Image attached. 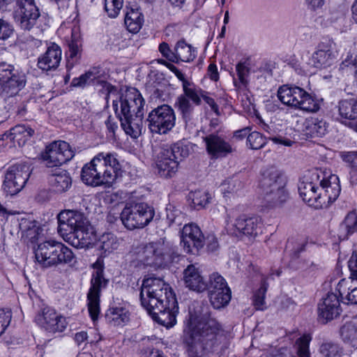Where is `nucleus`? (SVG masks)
<instances>
[{
	"label": "nucleus",
	"instance_id": "f257e3e1",
	"mask_svg": "<svg viewBox=\"0 0 357 357\" xmlns=\"http://www.w3.org/2000/svg\"><path fill=\"white\" fill-rule=\"evenodd\" d=\"M142 307L159 324L170 328L176 324L178 305L168 284L158 278H145L140 291Z\"/></svg>",
	"mask_w": 357,
	"mask_h": 357
},
{
	"label": "nucleus",
	"instance_id": "f03ea898",
	"mask_svg": "<svg viewBox=\"0 0 357 357\" xmlns=\"http://www.w3.org/2000/svg\"><path fill=\"white\" fill-rule=\"evenodd\" d=\"M221 332V326L215 319H190L183 335L189 357H209L220 346Z\"/></svg>",
	"mask_w": 357,
	"mask_h": 357
},
{
	"label": "nucleus",
	"instance_id": "7ed1b4c3",
	"mask_svg": "<svg viewBox=\"0 0 357 357\" xmlns=\"http://www.w3.org/2000/svg\"><path fill=\"white\" fill-rule=\"evenodd\" d=\"M58 232L77 248L89 247L95 239L93 228L84 214L77 210H64L58 215Z\"/></svg>",
	"mask_w": 357,
	"mask_h": 357
},
{
	"label": "nucleus",
	"instance_id": "20e7f679",
	"mask_svg": "<svg viewBox=\"0 0 357 357\" xmlns=\"http://www.w3.org/2000/svg\"><path fill=\"white\" fill-rule=\"evenodd\" d=\"M114 152H100L82 169V181L88 185H111L117 178L121 166Z\"/></svg>",
	"mask_w": 357,
	"mask_h": 357
},
{
	"label": "nucleus",
	"instance_id": "39448f33",
	"mask_svg": "<svg viewBox=\"0 0 357 357\" xmlns=\"http://www.w3.org/2000/svg\"><path fill=\"white\" fill-rule=\"evenodd\" d=\"M144 99L135 88L128 89L120 99L119 120L122 128L132 137H137L144 130L143 116Z\"/></svg>",
	"mask_w": 357,
	"mask_h": 357
},
{
	"label": "nucleus",
	"instance_id": "423d86ee",
	"mask_svg": "<svg viewBox=\"0 0 357 357\" xmlns=\"http://www.w3.org/2000/svg\"><path fill=\"white\" fill-rule=\"evenodd\" d=\"M135 255L139 264L154 268L167 266L179 256L176 248L163 239L138 246Z\"/></svg>",
	"mask_w": 357,
	"mask_h": 357
},
{
	"label": "nucleus",
	"instance_id": "0eeeda50",
	"mask_svg": "<svg viewBox=\"0 0 357 357\" xmlns=\"http://www.w3.org/2000/svg\"><path fill=\"white\" fill-rule=\"evenodd\" d=\"M34 253L36 261L43 268L59 265L73 266L76 263L75 255L71 249L54 240L39 243Z\"/></svg>",
	"mask_w": 357,
	"mask_h": 357
},
{
	"label": "nucleus",
	"instance_id": "6e6552de",
	"mask_svg": "<svg viewBox=\"0 0 357 357\" xmlns=\"http://www.w3.org/2000/svg\"><path fill=\"white\" fill-rule=\"evenodd\" d=\"M16 10L17 21L21 29L31 31L36 35H40L49 27V17L43 13H40L35 0H17Z\"/></svg>",
	"mask_w": 357,
	"mask_h": 357
},
{
	"label": "nucleus",
	"instance_id": "1a4fd4ad",
	"mask_svg": "<svg viewBox=\"0 0 357 357\" xmlns=\"http://www.w3.org/2000/svg\"><path fill=\"white\" fill-rule=\"evenodd\" d=\"M285 185V178L275 168L264 171L259 183L264 199L273 206L281 204L287 199L288 194Z\"/></svg>",
	"mask_w": 357,
	"mask_h": 357
},
{
	"label": "nucleus",
	"instance_id": "9d476101",
	"mask_svg": "<svg viewBox=\"0 0 357 357\" xmlns=\"http://www.w3.org/2000/svg\"><path fill=\"white\" fill-rule=\"evenodd\" d=\"M278 98L282 104L303 111L317 112L320 109L319 103L311 94L295 85L281 86L278 90Z\"/></svg>",
	"mask_w": 357,
	"mask_h": 357
},
{
	"label": "nucleus",
	"instance_id": "9b49d317",
	"mask_svg": "<svg viewBox=\"0 0 357 357\" xmlns=\"http://www.w3.org/2000/svg\"><path fill=\"white\" fill-rule=\"evenodd\" d=\"M155 215L154 210L144 202L128 203L121 213L123 225L128 229L143 228L148 225Z\"/></svg>",
	"mask_w": 357,
	"mask_h": 357
},
{
	"label": "nucleus",
	"instance_id": "f8f14e48",
	"mask_svg": "<svg viewBox=\"0 0 357 357\" xmlns=\"http://www.w3.org/2000/svg\"><path fill=\"white\" fill-rule=\"evenodd\" d=\"M26 76L24 72L6 62H0V92L11 97L15 96L26 85Z\"/></svg>",
	"mask_w": 357,
	"mask_h": 357
},
{
	"label": "nucleus",
	"instance_id": "ddd939ff",
	"mask_svg": "<svg viewBox=\"0 0 357 357\" xmlns=\"http://www.w3.org/2000/svg\"><path fill=\"white\" fill-rule=\"evenodd\" d=\"M108 283L109 280L105 277L103 267H98L93 271L90 287L86 294V305L89 316L93 322L99 318L101 291L107 288Z\"/></svg>",
	"mask_w": 357,
	"mask_h": 357
},
{
	"label": "nucleus",
	"instance_id": "4468645a",
	"mask_svg": "<svg viewBox=\"0 0 357 357\" xmlns=\"http://www.w3.org/2000/svg\"><path fill=\"white\" fill-rule=\"evenodd\" d=\"M31 172L28 162H20L9 166L4 175L3 190L10 195L17 194L24 187Z\"/></svg>",
	"mask_w": 357,
	"mask_h": 357
},
{
	"label": "nucleus",
	"instance_id": "2eb2a0df",
	"mask_svg": "<svg viewBox=\"0 0 357 357\" xmlns=\"http://www.w3.org/2000/svg\"><path fill=\"white\" fill-rule=\"evenodd\" d=\"M175 121L174 109L165 104L153 109L146 120L150 131L156 134H166L174 127Z\"/></svg>",
	"mask_w": 357,
	"mask_h": 357
},
{
	"label": "nucleus",
	"instance_id": "dca6fc26",
	"mask_svg": "<svg viewBox=\"0 0 357 357\" xmlns=\"http://www.w3.org/2000/svg\"><path fill=\"white\" fill-rule=\"evenodd\" d=\"M319 197H318L319 208L327 207L339 197L341 188L337 175L333 174L329 170L319 169Z\"/></svg>",
	"mask_w": 357,
	"mask_h": 357
},
{
	"label": "nucleus",
	"instance_id": "f3484780",
	"mask_svg": "<svg viewBox=\"0 0 357 357\" xmlns=\"http://www.w3.org/2000/svg\"><path fill=\"white\" fill-rule=\"evenodd\" d=\"M319 169L310 171L299 181L298 190L300 197L310 206L319 208Z\"/></svg>",
	"mask_w": 357,
	"mask_h": 357
},
{
	"label": "nucleus",
	"instance_id": "a211bd4d",
	"mask_svg": "<svg viewBox=\"0 0 357 357\" xmlns=\"http://www.w3.org/2000/svg\"><path fill=\"white\" fill-rule=\"evenodd\" d=\"M226 228L229 234L236 236L242 235L248 237H255L261 232V220L259 217H248L245 215L239 216L234 223H229L226 220Z\"/></svg>",
	"mask_w": 357,
	"mask_h": 357
},
{
	"label": "nucleus",
	"instance_id": "6ab92c4d",
	"mask_svg": "<svg viewBox=\"0 0 357 357\" xmlns=\"http://www.w3.org/2000/svg\"><path fill=\"white\" fill-rule=\"evenodd\" d=\"M75 155L70 144L64 141H55L46 147L43 155L48 167H57L70 160Z\"/></svg>",
	"mask_w": 357,
	"mask_h": 357
},
{
	"label": "nucleus",
	"instance_id": "aec40b11",
	"mask_svg": "<svg viewBox=\"0 0 357 357\" xmlns=\"http://www.w3.org/2000/svg\"><path fill=\"white\" fill-rule=\"evenodd\" d=\"M206 151L211 159L226 158L234 151L227 138L219 132H214L202 137Z\"/></svg>",
	"mask_w": 357,
	"mask_h": 357
},
{
	"label": "nucleus",
	"instance_id": "412c9836",
	"mask_svg": "<svg viewBox=\"0 0 357 357\" xmlns=\"http://www.w3.org/2000/svg\"><path fill=\"white\" fill-rule=\"evenodd\" d=\"M181 245L186 253L197 255L204 245V236L194 223L185 225L181 234Z\"/></svg>",
	"mask_w": 357,
	"mask_h": 357
},
{
	"label": "nucleus",
	"instance_id": "4be33fe9",
	"mask_svg": "<svg viewBox=\"0 0 357 357\" xmlns=\"http://www.w3.org/2000/svg\"><path fill=\"white\" fill-rule=\"evenodd\" d=\"M35 322L40 328L49 333H55L63 332L66 326V318L59 315L56 312L50 307H45L35 317Z\"/></svg>",
	"mask_w": 357,
	"mask_h": 357
},
{
	"label": "nucleus",
	"instance_id": "5701e85b",
	"mask_svg": "<svg viewBox=\"0 0 357 357\" xmlns=\"http://www.w3.org/2000/svg\"><path fill=\"white\" fill-rule=\"evenodd\" d=\"M334 42L331 39H323L312 54L310 63L317 69L326 68L333 65L335 56L333 52Z\"/></svg>",
	"mask_w": 357,
	"mask_h": 357
},
{
	"label": "nucleus",
	"instance_id": "b1692460",
	"mask_svg": "<svg viewBox=\"0 0 357 357\" xmlns=\"http://www.w3.org/2000/svg\"><path fill=\"white\" fill-rule=\"evenodd\" d=\"M339 294L328 292L318 304V315L325 322L339 317L342 312Z\"/></svg>",
	"mask_w": 357,
	"mask_h": 357
},
{
	"label": "nucleus",
	"instance_id": "393cba45",
	"mask_svg": "<svg viewBox=\"0 0 357 357\" xmlns=\"http://www.w3.org/2000/svg\"><path fill=\"white\" fill-rule=\"evenodd\" d=\"M62 51L56 43H51L45 52L38 58L37 66L44 72L56 70L61 61Z\"/></svg>",
	"mask_w": 357,
	"mask_h": 357
},
{
	"label": "nucleus",
	"instance_id": "a878e982",
	"mask_svg": "<svg viewBox=\"0 0 357 357\" xmlns=\"http://www.w3.org/2000/svg\"><path fill=\"white\" fill-rule=\"evenodd\" d=\"M130 318V313L125 303H114L105 312L107 322L114 326H124L129 322Z\"/></svg>",
	"mask_w": 357,
	"mask_h": 357
},
{
	"label": "nucleus",
	"instance_id": "bb28decb",
	"mask_svg": "<svg viewBox=\"0 0 357 357\" xmlns=\"http://www.w3.org/2000/svg\"><path fill=\"white\" fill-rule=\"evenodd\" d=\"M183 281L186 287L198 292L206 289L207 283L197 264H190L183 271Z\"/></svg>",
	"mask_w": 357,
	"mask_h": 357
},
{
	"label": "nucleus",
	"instance_id": "cd10ccee",
	"mask_svg": "<svg viewBox=\"0 0 357 357\" xmlns=\"http://www.w3.org/2000/svg\"><path fill=\"white\" fill-rule=\"evenodd\" d=\"M248 272L252 278L256 277L261 281L260 287L253 295V305L256 310H264L266 308L265 296L268 287V283L266 282V278L261 273L260 268L253 264H250L248 266Z\"/></svg>",
	"mask_w": 357,
	"mask_h": 357
},
{
	"label": "nucleus",
	"instance_id": "c85d7f7f",
	"mask_svg": "<svg viewBox=\"0 0 357 357\" xmlns=\"http://www.w3.org/2000/svg\"><path fill=\"white\" fill-rule=\"evenodd\" d=\"M178 165L179 162L162 148L156 161L158 174L165 178H172L177 172Z\"/></svg>",
	"mask_w": 357,
	"mask_h": 357
},
{
	"label": "nucleus",
	"instance_id": "c756f323",
	"mask_svg": "<svg viewBox=\"0 0 357 357\" xmlns=\"http://www.w3.org/2000/svg\"><path fill=\"white\" fill-rule=\"evenodd\" d=\"M102 73L100 67L91 68L84 74L73 79L71 84L75 87L84 88L87 86H103Z\"/></svg>",
	"mask_w": 357,
	"mask_h": 357
},
{
	"label": "nucleus",
	"instance_id": "7c9ffc66",
	"mask_svg": "<svg viewBox=\"0 0 357 357\" xmlns=\"http://www.w3.org/2000/svg\"><path fill=\"white\" fill-rule=\"evenodd\" d=\"M252 68L246 61H240L236 65V75H233V84L236 91H241L248 89L252 79Z\"/></svg>",
	"mask_w": 357,
	"mask_h": 357
},
{
	"label": "nucleus",
	"instance_id": "2f4dec72",
	"mask_svg": "<svg viewBox=\"0 0 357 357\" xmlns=\"http://www.w3.org/2000/svg\"><path fill=\"white\" fill-rule=\"evenodd\" d=\"M34 130L29 125L20 124L12 128L8 132L1 136L0 139H9L11 142H17L19 146H23L33 135Z\"/></svg>",
	"mask_w": 357,
	"mask_h": 357
},
{
	"label": "nucleus",
	"instance_id": "473e14b6",
	"mask_svg": "<svg viewBox=\"0 0 357 357\" xmlns=\"http://www.w3.org/2000/svg\"><path fill=\"white\" fill-rule=\"evenodd\" d=\"M328 124L322 119L310 117L303 123V131L307 137H321L326 135Z\"/></svg>",
	"mask_w": 357,
	"mask_h": 357
},
{
	"label": "nucleus",
	"instance_id": "72a5a7b5",
	"mask_svg": "<svg viewBox=\"0 0 357 357\" xmlns=\"http://www.w3.org/2000/svg\"><path fill=\"white\" fill-rule=\"evenodd\" d=\"M49 182L55 192L62 193L70 188L72 179L67 171L59 169L50 176Z\"/></svg>",
	"mask_w": 357,
	"mask_h": 357
},
{
	"label": "nucleus",
	"instance_id": "f704fd0d",
	"mask_svg": "<svg viewBox=\"0 0 357 357\" xmlns=\"http://www.w3.org/2000/svg\"><path fill=\"white\" fill-rule=\"evenodd\" d=\"M162 148L180 163L190 155L192 151V144L183 140L178 141L172 145H165Z\"/></svg>",
	"mask_w": 357,
	"mask_h": 357
},
{
	"label": "nucleus",
	"instance_id": "c9c22d12",
	"mask_svg": "<svg viewBox=\"0 0 357 357\" xmlns=\"http://www.w3.org/2000/svg\"><path fill=\"white\" fill-rule=\"evenodd\" d=\"M124 22L130 32L137 33L144 22L143 15L137 8H127Z\"/></svg>",
	"mask_w": 357,
	"mask_h": 357
},
{
	"label": "nucleus",
	"instance_id": "e433bc0d",
	"mask_svg": "<svg viewBox=\"0 0 357 357\" xmlns=\"http://www.w3.org/2000/svg\"><path fill=\"white\" fill-rule=\"evenodd\" d=\"M176 55L178 63L180 61L189 63L197 56V50L192 45L187 44L184 40H179L175 45Z\"/></svg>",
	"mask_w": 357,
	"mask_h": 357
},
{
	"label": "nucleus",
	"instance_id": "4c0bfd02",
	"mask_svg": "<svg viewBox=\"0 0 357 357\" xmlns=\"http://www.w3.org/2000/svg\"><path fill=\"white\" fill-rule=\"evenodd\" d=\"M257 119L259 120V126L260 128L268 134V136H266V139H268L275 144H280L287 146H290L292 144V142L291 140L284 139L281 136L278 135V129L275 124H267L259 116H257Z\"/></svg>",
	"mask_w": 357,
	"mask_h": 357
},
{
	"label": "nucleus",
	"instance_id": "58836bf2",
	"mask_svg": "<svg viewBox=\"0 0 357 357\" xmlns=\"http://www.w3.org/2000/svg\"><path fill=\"white\" fill-rule=\"evenodd\" d=\"M244 188V183L238 176H234L225 181L221 185V190L225 197L240 195Z\"/></svg>",
	"mask_w": 357,
	"mask_h": 357
},
{
	"label": "nucleus",
	"instance_id": "ea45409f",
	"mask_svg": "<svg viewBox=\"0 0 357 357\" xmlns=\"http://www.w3.org/2000/svg\"><path fill=\"white\" fill-rule=\"evenodd\" d=\"M349 284V281L346 279L340 280L337 285L336 291L347 301V304H357V287L351 288Z\"/></svg>",
	"mask_w": 357,
	"mask_h": 357
},
{
	"label": "nucleus",
	"instance_id": "a19ab883",
	"mask_svg": "<svg viewBox=\"0 0 357 357\" xmlns=\"http://www.w3.org/2000/svg\"><path fill=\"white\" fill-rule=\"evenodd\" d=\"M208 297L212 306L215 309H220L227 305L231 298L230 289H225L222 291H208Z\"/></svg>",
	"mask_w": 357,
	"mask_h": 357
},
{
	"label": "nucleus",
	"instance_id": "79ce46f5",
	"mask_svg": "<svg viewBox=\"0 0 357 357\" xmlns=\"http://www.w3.org/2000/svg\"><path fill=\"white\" fill-rule=\"evenodd\" d=\"M183 94L182 96H186L187 99L191 100L195 105H199L202 103V99L204 96L205 91L199 86L195 85L193 82L185 83L183 88Z\"/></svg>",
	"mask_w": 357,
	"mask_h": 357
},
{
	"label": "nucleus",
	"instance_id": "37998d69",
	"mask_svg": "<svg viewBox=\"0 0 357 357\" xmlns=\"http://www.w3.org/2000/svg\"><path fill=\"white\" fill-rule=\"evenodd\" d=\"M193 105L192 102H190V101L187 99L186 96H182L181 95L177 98L175 102V107L181 114L186 123L191 119L195 109Z\"/></svg>",
	"mask_w": 357,
	"mask_h": 357
},
{
	"label": "nucleus",
	"instance_id": "c03bdc74",
	"mask_svg": "<svg viewBox=\"0 0 357 357\" xmlns=\"http://www.w3.org/2000/svg\"><path fill=\"white\" fill-rule=\"evenodd\" d=\"M66 68L70 70L79 61L81 57L80 45L75 40H71L68 44V50L66 53Z\"/></svg>",
	"mask_w": 357,
	"mask_h": 357
},
{
	"label": "nucleus",
	"instance_id": "a18cd8bd",
	"mask_svg": "<svg viewBox=\"0 0 357 357\" xmlns=\"http://www.w3.org/2000/svg\"><path fill=\"white\" fill-rule=\"evenodd\" d=\"M342 340L353 347L357 344V326L352 322L346 323L340 329Z\"/></svg>",
	"mask_w": 357,
	"mask_h": 357
},
{
	"label": "nucleus",
	"instance_id": "49530a36",
	"mask_svg": "<svg viewBox=\"0 0 357 357\" xmlns=\"http://www.w3.org/2000/svg\"><path fill=\"white\" fill-rule=\"evenodd\" d=\"M252 79L263 84L273 75L272 66L269 63H264L257 68H253L252 71Z\"/></svg>",
	"mask_w": 357,
	"mask_h": 357
},
{
	"label": "nucleus",
	"instance_id": "de8ad7c7",
	"mask_svg": "<svg viewBox=\"0 0 357 357\" xmlns=\"http://www.w3.org/2000/svg\"><path fill=\"white\" fill-rule=\"evenodd\" d=\"M312 337L309 334H304L298 338L294 345L297 357H310L309 346Z\"/></svg>",
	"mask_w": 357,
	"mask_h": 357
},
{
	"label": "nucleus",
	"instance_id": "09e8293b",
	"mask_svg": "<svg viewBox=\"0 0 357 357\" xmlns=\"http://www.w3.org/2000/svg\"><path fill=\"white\" fill-rule=\"evenodd\" d=\"M338 113L340 116L345 120L356 119L351 98L340 100L338 102Z\"/></svg>",
	"mask_w": 357,
	"mask_h": 357
},
{
	"label": "nucleus",
	"instance_id": "8fccbe9b",
	"mask_svg": "<svg viewBox=\"0 0 357 357\" xmlns=\"http://www.w3.org/2000/svg\"><path fill=\"white\" fill-rule=\"evenodd\" d=\"M267 144L266 137L259 132H250L247 137V146L253 150H259Z\"/></svg>",
	"mask_w": 357,
	"mask_h": 357
},
{
	"label": "nucleus",
	"instance_id": "3c124183",
	"mask_svg": "<svg viewBox=\"0 0 357 357\" xmlns=\"http://www.w3.org/2000/svg\"><path fill=\"white\" fill-rule=\"evenodd\" d=\"M225 289H229L225 279L218 273H212L209 277L206 289L208 291L211 290L219 291Z\"/></svg>",
	"mask_w": 357,
	"mask_h": 357
},
{
	"label": "nucleus",
	"instance_id": "603ef678",
	"mask_svg": "<svg viewBox=\"0 0 357 357\" xmlns=\"http://www.w3.org/2000/svg\"><path fill=\"white\" fill-rule=\"evenodd\" d=\"M100 247L105 253H110L119 246L116 237L112 233L104 234L100 239Z\"/></svg>",
	"mask_w": 357,
	"mask_h": 357
},
{
	"label": "nucleus",
	"instance_id": "864d4df0",
	"mask_svg": "<svg viewBox=\"0 0 357 357\" xmlns=\"http://www.w3.org/2000/svg\"><path fill=\"white\" fill-rule=\"evenodd\" d=\"M190 198L192 199L195 206L199 207L197 208L199 209L205 207V206L210 202L211 196L205 190H198L192 192L190 194Z\"/></svg>",
	"mask_w": 357,
	"mask_h": 357
},
{
	"label": "nucleus",
	"instance_id": "5fc2aeb1",
	"mask_svg": "<svg viewBox=\"0 0 357 357\" xmlns=\"http://www.w3.org/2000/svg\"><path fill=\"white\" fill-rule=\"evenodd\" d=\"M105 10L111 18L116 17L123 8V0H104Z\"/></svg>",
	"mask_w": 357,
	"mask_h": 357
},
{
	"label": "nucleus",
	"instance_id": "6e6d98bb",
	"mask_svg": "<svg viewBox=\"0 0 357 357\" xmlns=\"http://www.w3.org/2000/svg\"><path fill=\"white\" fill-rule=\"evenodd\" d=\"M342 227L347 231V235H351L357 231V213L349 212L344 218Z\"/></svg>",
	"mask_w": 357,
	"mask_h": 357
},
{
	"label": "nucleus",
	"instance_id": "4d7b16f0",
	"mask_svg": "<svg viewBox=\"0 0 357 357\" xmlns=\"http://www.w3.org/2000/svg\"><path fill=\"white\" fill-rule=\"evenodd\" d=\"M158 50L162 56L165 57L167 61L178 63V59L175 54V49L172 50L167 43L162 42L160 43Z\"/></svg>",
	"mask_w": 357,
	"mask_h": 357
},
{
	"label": "nucleus",
	"instance_id": "13d9d810",
	"mask_svg": "<svg viewBox=\"0 0 357 357\" xmlns=\"http://www.w3.org/2000/svg\"><path fill=\"white\" fill-rule=\"evenodd\" d=\"M12 312L10 310L0 309V336H1L10 324Z\"/></svg>",
	"mask_w": 357,
	"mask_h": 357
},
{
	"label": "nucleus",
	"instance_id": "bf43d9fd",
	"mask_svg": "<svg viewBox=\"0 0 357 357\" xmlns=\"http://www.w3.org/2000/svg\"><path fill=\"white\" fill-rule=\"evenodd\" d=\"M13 26L7 21L0 18V40H5L13 34Z\"/></svg>",
	"mask_w": 357,
	"mask_h": 357
},
{
	"label": "nucleus",
	"instance_id": "052dcab7",
	"mask_svg": "<svg viewBox=\"0 0 357 357\" xmlns=\"http://www.w3.org/2000/svg\"><path fill=\"white\" fill-rule=\"evenodd\" d=\"M105 126L107 130V137L109 138H114L116 131L119 128L116 121L109 116L105 121Z\"/></svg>",
	"mask_w": 357,
	"mask_h": 357
},
{
	"label": "nucleus",
	"instance_id": "680f3d73",
	"mask_svg": "<svg viewBox=\"0 0 357 357\" xmlns=\"http://www.w3.org/2000/svg\"><path fill=\"white\" fill-rule=\"evenodd\" d=\"M343 160L349 163L354 172L357 173V152H348L342 155Z\"/></svg>",
	"mask_w": 357,
	"mask_h": 357
},
{
	"label": "nucleus",
	"instance_id": "e2e57ef3",
	"mask_svg": "<svg viewBox=\"0 0 357 357\" xmlns=\"http://www.w3.org/2000/svg\"><path fill=\"white\" fill-rule=\"evenodd\" d=\"M321 351L327 357H333L337 352V347L331 343H324L321 346Z\"/></svg>",
	"mask_w": 357,
	"mask_h": 357
},
{
	"label": "nucleus",
	"instance_id": "0e129e2a",
	"mask_svg": "<svg viewBox=\"0 0 357 357\" xmlns=\"http://www.w3.org/2000/svg\"><path fill=\"white\" fill-rule=\"evenodd\" d=\"M206 245V248L208 251H215L219 246L218 239L213 234H209L207 237L204 238V245Z\"/></svg>",
	"mask_w": 357,
	"mask_h": 357
},
{
	"label": "nucleus",
	"instance_id": "69168bd1",
	"mask_svg": "<svg viewBox=\"0 0 357 357\" xmlns=\"http://www.w3.org/2000/svg\"><path fill=\"white\" fill-rule=\"evenodd\" d=\"M202 99L211 107V110L217 116H219L220 114L218 105L216 104L213 98L208 96V92L205 91L204 96H203Z\"/></svg>",
	"mask_w": 357,
	"mask_h": 357
},
{
	"label": "nucleus",
	"instance_id": "338daca9",
	"mask_svg": "<svg viewBox=\"0 0 357 357\" xmlns=\"http://www.w3.org/2000/svg\"><path fill=\"white\" fill-rule=\"evenodd\" d=\"M268 357H296L287 348H281L270 354Z\"/></svg>",
	"mask_w": 357,
	"mask_h": 357
},
{
	"label": "nucleus",
	"instance_id": "774afa93",
	"mask_svg": "<svg viewBox=\"0 0 357 357\" xmlns=\"http://www.w3.org/2000/svg\"><path fill=\"white\" fill-rule=\"evenodd\" d=\"M348 266L351 275L357 279V255L353 253L348 261Z\"/></svg>",
	"mask_w": 357,
	"mask_h": 357
}]
</instances>
